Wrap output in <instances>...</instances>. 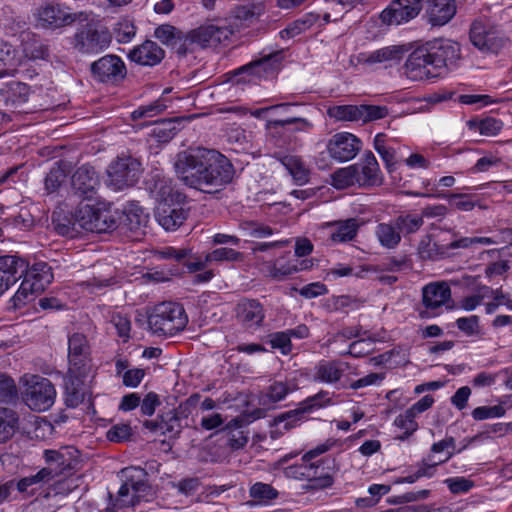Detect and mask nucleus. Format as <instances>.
Returning <instances> with one entry per match:
<instances>
[{
    "instance_id": "f257e3e1",
    "label": "nucleus",
    "mask_w": 512,
    "mask_h": 512,
    "mask_svg": "<svg viewBox=\"0 0 512 512\" xmlns=\"http://www.w3.org/2000/svg\"><path fill=\"white\" fill-rule=\"evenodd\" d=\"M174 170L184 185L204 193L217 192L226 187L236 173L227 156L204 147L179 152L175 157Z\"/></svg>"
},
{
    "instance_id": "f03ea898",
    "label": "nucleus",
    "mask_w": 512,
    "mask_h": 512,
    "mask_svg": "<svg viewBox=\"0 0 512 512\" xmlns=\"http://www.w3.org/2000/svg\"><path fill=\"white\" fill-rule=\"evenodd\" d=\"M460 59L458 42L435 38L418 45L409 54L404 64L405 74L413 81L437 78L455 69Z\"/></svg>"
},
{
    "instance_id": "7ed1b4c3",
    "label": "nucleus",
    "mask_w": 512,
    "mask_h": 512,
    "mask_svg": "<svg viewBox=\"0 0 512 512\" xmlns=\"http://www.w3.org/2000/svg\"><path fill=\"white\" fill-rule=\"evenodd\" d=\"M283 60V50L273 51L228 72L227 75L233 84L257 85L263 80L274 78L280 71Z\"/></svg>"
},
{
    "instance_id": "20e7f679",
    "label": "nucleus",
    "mask_w": 512,
    "mask_h": 512,
    "mask_svg": "<svg viewBox=\"0 0 512 512\" xmlns=\"http://www.w3.org/2000/svg\"><path fill=\"white\" fill-rule=\"evenodd\" d=\"M84 15L76 21L78 27L73 36V47L82 54H98L110 46L111 33L100 20L87 12Z\"/></svg>"
},
{
    "instance_id": "39448f33",
    "label": "nucleus",
    "mask_w": 512,
    "mask_h": 512,
    "mask_svg": "<svg viewBox=\"0 0 512 512\" xmlns=\"http://www.w3.org/2000/svg\"><path fill=\"white\" fill-rule=\"evenodd\" d=\"M148 326L158 336H174L184 330L188 316L177 302L164 301L155 305L147 315Z\"/></svg>"
},
{
    "instance_id": "423d86ee",
    "label": "nucleus",
    "mask_w": 512,
    "mask_h": 512,
    "mask_svg": "<svg viewBox=\"0 0 512 512\" xmlns=\"http://www.w3.org/2000/svg\"><path fill=\"white\" fill-rule=\"evenodd\" d=\"M119 210L105 202L94 204L80 203L78 206V221L83 230L92 233H109L118 229Z\"/></svg>"
},
{
    "instance_id": "0eeeda50",
    "label": "nucleus",
    "mask_w": 512,
    "mask_h": 512,
    "mask_svg": "<svg viewBox=\"0 0 512 512\" xmlns=\"http://www.w3.org/2000/svg\"><path fill=\"white\" fill-rule=\"evenodd\" d=\"M494 241L489 237H462L447 245H440L432 241V235H424L419 241L417 253L421 260L437 261L450 256L452 249H466L473 245H491Z\"/></svg>"
},
{
    "instance_id": "6e6552de",
    "label": "nucleus",
    "mask_w": 512,
    "mask_h": 512,
    "mask_svg": "<svg viewBox=\"0 0 512 512\" xmlns=\"http://www.w3.org/2000/svg\"><path fill=\"white\" fill-rule=\"evenodd\" d=\"M141 162L130 156H118L107 168V185L114 190H123L134 186L141 175Z\"/></svg>"
},
{
    "instance_id": "1a4fd4ad",
    "label": "nucleus",
    "mask_w": 512,
    "mask_h": 512,
    "mask_svg": "<svg viewBox=\"0 0 512 512\" xmlns=\"http://www.w3.org/2000/svg\"><path fill=\"white\" fill-rule=\"evenodd\" d=\"M43 459L53 479L60 475H72L82 467L81 452L74 446L46 449Z\"/></svg>"
},
{
    "instance_id": "9d476101",
    "label": "nucleus",
    "mask_w": 512,
    "mask_h": 512,
    "mask_svg": "<svg viewBox=\"0 0 512 512\" xmlns=\"http://www.w3.org/2000/svg\"><path fill=\"white\" fill-rule=\"evenodd\" d=\"M91 77L98 83L117 87L127 77L123 59L115 54H106L90 64Z\"/></svg>"
},
{
    "instance_id": "9b49d317",
    "label": "nucleus",
    "mask_w": 512,
    "mask_h": 512,
    "mask_svg": "<svg viewBox=\"0 0 512 512\" xmlns=\"http://www.w3.org/2000/svg\"><path fill=\"white\" fill-rule=\"evenodd\" d=\"M469 37L471 43L486 54H498L509 43V38L502 30L481 21L472 23Z\"/></svg>"
},
{
    "instance_id": "f8f14e48",
    "label": "nucleus",
    "mask_w": 512,
    "mask_h": 512,
    "mask_svg": "<svg viewBox=\"0 0 512 512\" xmlns=\"http://www.w3.org/2000/svg\"><path fill=\"white\" fill-rule=\"evenodd\" d=\"M56 390L52 382L37 375L27 381L23 399L27 406L34 411H46L55 401Z\"/></svg>"
},
{
    "instance_id": "ddd939ff",
    "label": "nucleus",
    "mask_w": 512,
    "mask_h": 512,
    "mask_svg": "<svg viewBox=\"0 0 512 512\" xmlns=\"http://www.w3.org/2000/svg\"><path fill=\"white\" fill-rule=\"evenodd\" d=\"M84 12L73 13L68 7L58 3H48L37 9L38 25L44 29L56 30L69 26L83 17Z\"/></svg>"
},
{
    "instance_id": "4468645a",
    "label": "nucleus",
    "mask_w": 512,
    "mask_h": 512,
    "mask_svg": "<svg viewBox=\"0 0 512 512\" xmlns=\"http://www.w3.org/2000/svg\"><path fill=\"white\" fill-rule=\"evenodd\" d=\"M100 185L99 173L90 164L81 165L71 176L72 193L81 200H96Z\"/></svg>"
},
{
    "instance_id": "2eb2a0df",
    "label": "nucleus",
    "mask_w": 512,
    "mask_h": 512,
    "mask_svg": "<svg viewBox=\"0 0 512 512\" xmlns=\"http://www.w3.org/2000/svg\"><path fill=\"white\" fill-rule=\"evenodd\" d=\"M423 8V0H392L379 14L383 25L398 26L414 19Z\"/></svg>"
},
{
    "instance_id": "dca6fc26",
    "label": "nucleus",
    "mask_w": 512,
    "mask_h": 512,
    "mask_svg": "<svg viewBox=\"0 0 512 512\" xmlns=\"http://www.w3.org/2000/svg\"><path fill=\"white\" fill-rule=\"evenodd\" d=\"M235 317L243 328L256 331L264 326L266 310L258 299L242 298L235 306Z\"/></svg>"
},
{
    "instance_id": "f3484780",
    "label": "nucleus",
    "mask_w": 512,
    "mask_h": 512,
    "mask_svg": "<svg viewBox=\"0 0 512 512\" xmlns=\"http://www.w3.org/2000/svg\"><path fill=\"white\" fill-rule=\"evenodd\" d=\"M362 149V141L349 132L334 134L327 143L330 157L338 162L353 159Z\"/></svg>"
},
{
    "instance_id": "a211bd4d",
    "label": "nucleus",
    "mask_w": 512,
    "mask_h": 512,
    "mask_svg": "<svg viewBox=\"0 0 512 512\" xmlns=\"http://www.w3.org/2000/svg\"><path fill=\"white\" fill-rule=\"evenodd\" d=\"M190 209L178 202H169L167 199L160 202L154 211V216L158 224L166 231H175L189 216Z\"/></svg>"
},
{
    "instance_id": "6ab92c4d",
    "label": "nucleus",
    "mask_w": 512,
    "mask_h": 512,
    "mask_svg": "<svg viewBox=\"0 0 512 512\" xmlns=\"http://www.w3.org/2000/svg\"><path fill=\"white\" fill-rule=\"evenodd\" d=\"M121 473L123 482L131 488L140 502H147L154 497L155 492L149 483V476L144 468L130 466L124 468Z\"/></svg>"
},
{
    "instance_id": "aec40b11",
    "label": "nucleus",
    "mask_w": 512,
    "mask_h": 512,
    "mask_svg": "<svg viewBox=\"0 0 512 512\" xmlns=\"http://www.w3.org/2000/svg\"><path fill=\"white\" fill-rule=\"evenodd\" d=\"M143 427L152 433H159L169 438H178L182 432L181 417L176 409L160 413L154 420H145Z\"/></svg>"
},
{
    "instance_id": "412c9836",
    "label": "nucleus",
    "mask_w": 512,
    "mask_h": 512,
    "mask_svg": "<svg viewBox=\"0 0 512 512\" xmlns=\"http://www.w3.org/2000/svg\"><path fill=\"white\" fill-rule=\"evenodd\" d=\"M358 172V185L363 188L380 186L383 176L378 161L372 151H365L360 162L355 163Z\"/></svg>"
},
{
    "instance_id": "4be33fe9",
    "label": "nucleus",
    "mask_w": 512,
    "mask_h": 512,
    "mask_svg": "<svg viewBox=\"0 0 512 512\" xmlns=\"http://www.w3.org/2000/svg\"><path fill=\"white\" fill-rule=\"evenodd\" d=\"M118 229L130 231L139 234L146 228L149 215L137 202L127 203L122 210H119Z\"/></svg>"
},
{
    "instance_id": "5701e85b",
    "label": "nucleus",
    "mask_w": 512,
    "mask_h": 512,
    "mask_svg": "<svg viewBox=\"0 0 512 512\" xmlns=\"http://www.w3.org/2000/svg\"><path fill=\"white\" fill-rule=\"evenodd\" d=\"M451 300V289L446 282H434L422 289V303L427 310H435ZM420 316L430 317L428 311L420 312Z\"/></svg>"
},
{
    "instance_id": "b1692460",
    "label": "nucleus",
    "mask_w": 512,
    "mask_h": 512,
    "mask_svg": "<svg viewBox=\"0 0 512 512\" xmlns=\"http://www.w3.org/2000/svg\"><path fill=\"white\" fill-rule=\"evenodd\" d=\"M455 0H426L425 14L432 26L447 24L456 14Z\"/></svg>"
},
{
    "instance_id": "393cba45",
    "label": "nucleus",
    "mask_w": 512,
    "mask_h": 512,
    "mask_svg": "<svg viewBox=\"0 0 512 512\" xmlns=\"http://www.w3.org/2000/svg\"><path fill=\"white\" fill-rule=\"evenodd\" d=\"M361 223L357 218H348L326 223L329 230L328 240L333 244L353 241L360 229Z\"/></svg>"
},
{
    "instance_id": "a878e982",
    "label": "nucleus",
    "mask_w": 512,
    "mask_h": 512,
    "mask_svg": "<svg viewBox=\"0 0 512 512\" xmlns=\"http://www.w3.org/2000/svg\"><path fill=\"white\" fill-rule=\"evenodd\" d=\"M129 59L142 66H155L165 57V51L154 41L146 40L134 47L128 54Z\"/></svg>"
},
{
    "instance_id": "bb28decb",
    "label": "nucleus",
    "mask_w": 512,
    "mask_h": 512,
    "mask_svg": "<svg viewBox=\"0 0 512 512\" xmlns=\"http://www.w3.org/2000/svg\"><path fill=\"white\" fill-rule=\"evenodd\" d=\"M29 85L19 81H10L0 88V103L7 108H19L25 104L30 96Z\"/></svg>"
},
{
    "instance_id": "cd10ccee",
    "label": "nucleus",
    "mask_w": 512,
    "mask_h": 512,
    "mask_svg": "<svg viewBox=\"0 0 512 512\" xmlns=\"http://www.w3.org/2000/svg\"><path fill=\"white\" fill-rule=\"evenodd\" d=\"M394 142L395 139L389 137L387 134L378 133L374 137L373 147L384 162L387 172L396 180L394 173L397 172L399 161L396 158L397 151Z\"/></svg>"
},
{
    "instance_id": "c85d7f7f",
    "label": "nucleus",
    "mask_w": 512,
    "mask_h": 512,
    "mask_svg": "<svg viewBox=\"0 0 512 512\" xmlns=\"http://www.w3.org/2000/svg\"><path fill=\"white\" fill-rule=\"evenodd\" d=\"M266 276L275 281H284L297 273V266L294 264V256L286 252L273 261L264 263Z\"/></svg>"
},
{
    "instance_id": "c756f323",
    "label": "nucleus",
    "mask_w": 512,
    "mask_h": 512,
    "mask_svg": "<svg viewBox=\"0 0 512 512\" xmlns=\"http://www.w3.org/2000/svg\"><path fill=\"white\" fill-rule=\"evenodd\" d=\"M348 364L340 360H321L315 366L314 380L322 383H336L338 382Z\"/></svg>"
},
{
    "instance_id": "7c9ffc66",
    "label": "nucleus",
    "mask_w": 512,
    "mask_h": 512,
    "mask_svg": "<svg viewBox=\"0 0 512 512\" xmlns=\"http://www.w3.org/2000/svg\"><path fill=\"white\" fill-rule=\"evenodd\" d=\"M313 127L307 119L301 117H285L268 119L266 128L273 133L308 132Z\"/></svg>"
},
{
    "instance_id": "2f4dec72",
    "label": "nucleus",
    "mask_w": 512,
    "mask_h": 512,
    "mask_svg": "<svg viewBox=\"0 0 512 512\" xmlns=\"http://www.w3.org/2000/svg\"><path fill=\"white\" fill-rule=\"evenodd\" d=\"M329 460H320L317 463H310L311 475L309 476V483L306 489L309 491L323 490L331 487L334 484V477L331 472V467H325L324 464Z\"/></svg>"
},
{
    "instance_id": "473e14b6",
    "label": "nucleus",
    "mask_w": 512,
    "mask_h": 512,
    "mask_svg": "<svg viewBox=\"0 0 512 512\" xmlns=\"http://www.w3.org/2000/svg\"><path fill=\"white\" fill-rule=\"evenodd\" d=\"M1 264L6 267H1L3 272H0V277L8 279V283L11 286L22 278L27 267V261L17 255L0 256V265Z\"/></svg>"
},
{
    "instance_id": "72a5a7b5",
    "label": "nucleus",
    "mask_w": 512,
    "mask_h": 512,
    "mask_svg": "<svg viewBox=\"0 0 512 512\" xmlns=\"http://www.w3.org/2000/svg\"><path fill=\"white\" fill-rule=\"evenodd\" d=\"M277 158L292 176L296 184L303 185L308 182L310 171L300 157L289 154H279Z\"/></svg>"
},
{
    "instance_id": "f704fd0d",
    "label": "nucleus",
    "mask_w": 512,
    "mask_h": 512,
    "mask_svg": "<svg viewBox=\"0 0 512 512\" xmlns=\"http://www.w3.org/2000/svg\"><path fill=\"white\" fill-rule=\"evenodd\" d=\"M85 378L67 375L64 378L65 405L68 408H76L83 403L85 393L83 391Z\"/></svg>"
},
{
    "instance_id": "c9c22d12",
    "label": "nucleus",
    "mask_w": 512,
    "mask_h": 512,
    "mask_svg": "<svg viewBox=\"0 0 512 512\" xmlns=\"http://www.w3.org/2000/svg\"><path fill=\"white\" fill-rule=\"evenodd\" d=\"M22 277L35 283L36 288L44 290L52 282L53 273L51 267L46 262H35L32 266L27 262V267Z\"/></svg>"
},
{
    "instance_id": "e433bc0d",
    "label": "nucleus",
    "mask_w": 512,
    "mask_h": 512,
    "mask_svg": "<svg viewBox=\"0 0 512 512\" xmlns=\"http://www.w3.org/2000/svg\"><path fill=\"white\" fill-rule=\"evenodd\" d=\"M375 237L380 245L388 250L397 248L402 239L394 220L377 224Z\"/></svg>"
},
{
    "instance_id": "4c0bfd02",
    "label": "nucleus",
    "mask_w": 512,
    "mask_h": 512,
    "mask_svg": "<svg viewBox=\"0 0 512 512\" xmlns=\"http://www.w3.org/2000/svg\"><path fill=\"white\" fill-rule=\"evenodd\" d=\"M243 422L239 418L232 419L222 430L226 434L227 445L233 450L243 448L249 440L248 432L241 429Z\"/></svg>"
},
{
    "instance_id": "58836bf2",
    "label": "nucleus",
    "mask_w": 512,
    "mask_h": 512,
    "mask_svg": "<svg viewBox=\"0 0 512 512\" xmlns=\"http://www.w3.org/2000/svg\"><path fill=\"white\" fill-rule=\"evenodd\" d=\"M408 52L405 46H388L375 50L367 56L365 62L368 64L393 62L398 63Z\"/></svg>"
},
{
    "instance_id": "ea45409f",
    "label": "nucleus",
    "mask_w": 512,
    "mask_h": 512,
    "mask_svg": "<svg viewBox=\"0 0 512 512\" xmlns=\"http://www.w3.org/2000/svg\"><path fill=\"white\" fill-rule=\"evenodd\" d=\"M52 222L56 232L61 236L75 238L83 230L80 226V222L78 221V208L70 216H59L57 218L53 216Z\"/></svg>"
},
{
    "instance_id": "a19ab883",
    "label": "nucleus",
    "mask_w": 512,
    "mask_h": 512,
    "mask_svg": "<svg viewBox=\"0 0 512 512\" xmlns=\"http://www.w3.org/2000/svg\"><path fill=\"white\" fill-rule=\"evenodd\" d=\"M131 488L126 486L123 482L121 487L119 488L117 495L114 497L113 494L108 493L109 497V505L108 510L110 512H117L120 509L126 507H134L140 503V500L135 496L134 492L131 494Z\"/></svg>"
},
{
    "instance_id": "79ce46f5",
    "label": "nucleus",
    "mask_w": 512,
    "mask_h": 512,
    "mask_svg": "<svg viewBox=\"0 0 512 512\" xmlns=\"http://www.w3.org/2000/svg\"><path fill=\"white\" fill-rule=\"evenodd\" d=\"M466 124L469 130L478 131L484 136H495L504 126V123L500 119L494 117H485L482 119L472 118L468 120Z\"/></svg>"
},
{
    "instance_id": "37998d69",
    "label": "nucleus",
    "mask_w": 512,
    "mask_h": 512,
    "mask_svg": "<svg viewBox=\"0 0 512 512\" xmlns=\"http://www.w3.org/2000/svg\"><path fill=\"white\" fill-rule=\"evenodd\" d=\"M421 196L446 198L451 207L461 211H471L477 205V201L470 194L438 192L435 194H421Z\"/></svg>"
},
{
    "instance_id": "c03bdc74",
    "label": "nucleus",
    "mask_w": 512,
    "mask_h": 512,
    "mask_svg": "<svg viewBox=\"0 0 512 512\" xmlns=\"http://www.w3.org/2000/svg\"><path fill=\"white\" fill-rule=\"evenodd\" d=\"M18 414L11 408L0 407V443L9 440L18 428Z\"/></svg>"
},
{
    "instance_id": "a18cd8bd",
    "label": "nucleus",
    "mask_w": 512,
    "mask_h": 512,
    "mask_svg": "<svg viewBox=\"0 0 512 512\" xmlns=\"http://www.w3.org/2000/svg\"><path fill=\"white\" fill-rule=\"evenodd\" d=\"M306 420H308V416L301 412V407L298 405L297 408L276 416L274 418V425L280 432L289 431Z\"/></svg>"
},
{
    "instance_id": "49530a36",
    "label": "nucleus",
    "mask_w": 512,
    "mask_h": 512,
    "mask_svg": "<svg viewBox=\"0 0 512 512\" xmlns=\"http://www.w3.org/2000/svg\"><path fill=\"white\" fill-rule=\"evenodd\" d=\"M179 120L168 119L157 123L151 130L150 135L159 143H168L180 131Z\"/></svg>"
},
{
    "instance_id": "de8ad7c7",
    "label": "nucleus",
    "mask_w": 512,
    "mask_h": 512,
    "mask_svg": "<svg viewBox=\"0 0 512 512\" xmlns=\"http://www.w3.org/2000/svg\"><path fill=\"white\" fill-rule=\"evenodd\" d=\"M398 228L400 236L407 237L410 234L416 233L424 224L423 217L416 214H401L394 219Z\"/></svg>"
},
{
    "instance_id": "09e8293b",
    "label": "nucleus",
    "mask_w": 512,
    "mask_h": 512,
    "mask_svg": "<svg viewBox=\"0 0 512 512\" xmlns=\"http://www.w3.org/2000/svg\"><path fill=\"white\" fill-rule=\"evenodd\" d=\"M296 390V385L288 381H274L266 389L264 398L265 403H277L286 398V396Z\"/></svg>"
},
{
    "instance_id": "8fccbe9b",
    "label": "nucleus",
    "mask_w": 512,
    "mask_h": 512,
    "mask_svg": "<svg viewBox=\"0 0 512 512\" xmlns=\"http://www.w3.org/2000/svg\"><path fill=\"white\" fill-rule=\"evenodd\" d=\"M36 284L23 277L19 289L12 297L11 301L15 308L25 306L29 301L33 300L35 294L41 293L43 290L36 288Z\"/></svg>"
},
{
    "instance_id": "3c124183",
    "label": "nucleus",
    "mask_w": 512,
    "mask_h": 512,
    "mask_svg": "<svg viewBox=\"0 0 512 512\" xmlns=\"http://www.w3.org/2000/svg\"><path fill=\"white\" fill-rule=\"evenodd\" d=\"M331 404L332 398L330 393L325 390H320L315 395L309 396L301 401L298 405L301 407V412H304L308 416L310 413Z\"/></svg>"
},
{
    "instance_id": "603ef678",
    "label": "nucleus",
    "mask_w": 512,
    "mask_h": 512,
    "mask_svg": "<svg viewBox=\"0 0 512 512\" xmlns=\"http://www.w3.org/2000/svg\"><path fill=\"white\" fill-rule=\"evenodd\" d=\"M69 368L67 375L87 378L92 370L90 355L68 356Z\"/></svg>"
},
{
    "instance_id": "864d4df0",
    "label": "nucleus",
    "mask_w": 512,
    "mask_h": 512,
    "mask_svg": "<svg viewBox=\"0 0 512 512\" xmlns=\"http://www.w3.org/2000/svg\"><path fill=\"white\" fill-rule=\"evenodd\" d=\"M262 4H247L237 6L234 10L235 19L243 26H249L263 13Z\"/></svg>"
},
{
    "instance_id": "5fc2aeb1",
    "label": "nucleus",
    "mask_w": 512,
    "mask_h": 512,
    "mask_svg": "<svg viewBox=\"0 0 512 512\" xmlns=\"http://www.w3.org/2000/svg\"><path fill=\"white\" fill-rule=\"evenodd\" d=\"M417 416L413 414L409 409L405 410L403 413L399 414L395 420L394 424L404 430L403 434L397 437L400 441H405L408 439L415 431L418 429V423L415 418Z\"/></svg>"
},
{
    "instance_id": "6e6d98bb",
    "label": "nucleus",
    "mask_w": 512,
    "mask_h": 512,
    "mask_svg": "<svg viewBox=\"0 0 512 512\" xmlns=\"http://www.w3.org/2000/svg\"><path fill=\"white\" fill-rule=\"evenodd\" d=\"M329 116L338 121H361V105H339L328 110Z\"/></svg>"
},
{
    "instance_id": "4d7b16f0",
    "label": "nucleus",
    "mask_w": 512,
    "mask_h": 512,
    "mask_svg": "<svg viewBox=\"0 0 512 512\" xmlns=\"http://www.w3.org/2000/svg\"><path fill=\"white\" fill-rule=\"evenodd\" d=\"M18 401V390L15 381L0 372V403L14 404Z\"/></svg>"
},
{
    "instance_id": "13d9d810",
    "label": "nucleus",
    "mask_w": 512,
    "mask_h": 512,
    "mask_svg": "<svg viewBox=\"0 0 512 512\" xmlns=\"http://www.w3.org/2000/svg\"><path fill=\"white\" fill-rule=\"evenodd\" d=\"M67 178L66 170L59 163L54 164L45 177L44 184L48 193L56 192Z\"/></svg>"
},
{
    "instance_id": "bf43d9fd",
    "label": "nucleus",
    "mask_w": 512,
    "mask_h": 512,
    "mask_svg": "<svg viewBox=\"0 0 512 512\" xmlns=\"http://www.w3.org/2000/svg\"><path fill=\"white\" fill-rule=\"evenodd\" d=\"M368 271H370V269L368 267L363 266L356 270L352 266L338 263L334 267L327 270L326 279L336 280L337 278L348 277V276H355L357 278H363L364 274Z\"/></svg>"
},
{
    "instance_id": "052dcab7",
    "label": "nucleus",
    "mask_w": 512,
    "mask_h": 512,
    "mask_svg": "<svg viewBox=\"0 0 512 512\" xmlns=\"http://www.w3.org/2000/svg\"><path fill=\"white\" fill-rule=\"evenodd\" d=\"M358 167L350 165L345 168H340L333 174V180L337 187H349L358 184Z\"/></svg>"
},
{
    "instance_id": "680f3d73",
    "label": "nucleus",
    "mask_w": 512,
    "mask_h": 512,
    "mask_svg": "<svg viewBox=\"0 0 512 512\" xmlns=\"http://www.w3.org/2000/svg\"><path fill=\"white\" fill-rule=\"evenodd\" d=\"M250 497L259 502H269L276 499L279 495L278 491L270 484L256 482L249 490Z\"/></svg>"
},
{
    "instance_id": "e2e57ef3",
    "label": "nucleus",
    "mask_w": 512,
    "mask_h": 512,
    "mask_svg": "<svg viewBox=\"0 0 512 512\" xmlns=\"http://www.w3.org/2000/svg\"><path fill=\"white\" fill-rule=\"evenodd\" d=\"M90 346L87 337L81 333H74L68 339V356L90 355Z\"/></svg>"
},
{
    "instance_id": "0e129e2a",
    "label": "nucleus",
    "mask_w": 512,
    "mask_h": 512,
    "mask_svg": "<svg viewBox=\"0 0 512 512\" xmlns=\"http://www.w3.org/2000/svg\"><path fill=\"white\" fill-rule=\"evenodd\" d=\"M243 259V254L232 248L222 247L214 249L206 255V261L209 262H238Z\"/></svg>"
},
{
    "instance_id": "69168bd1",
    "label": "nucleus",
    "mask_w": 512,
    "mask_h": 512,
    "mask_svg": "<svg viewBox=\"0 0 512 512\" xmlns=\"http://www.w3.org/2000/svg\"><path fill=\"white\" fill-rule=\"evenodd\" d=\"M26 57L32 60H47L50 54L49 46L41 40H32L24 46Z\"/></svg>"
},
{
    "instance_id": "338daca9",
    "label": "nucleus",
    "mask_w": 512,
    "mask_h": 512,
    "mask_svg": "<svg viewBox=\"0 0 512 512\" xmlns=\"http://www.w3.org/2000/svg\"><path fill=\"white\" fill-rule=\"evenodd\" d=\"M194 45L195 42L191 31L187 34L181 31L169 47L173 49L178 56L185 57L188 53L194 51Z\"/></svg>"
},
{
    "instance_id": "774afa93",
    "label": "nucleus",
    "mask_w": 512,
    "mask_h": 512,
    "mask_svg": "<svg viewBox=\"0 0 512 512\" xmlns=\"http://www.w3.org/2000/svg\"><path fill=\"white\" fill-rule=\"evenodd\" d=\"M213 32L214 24L201 25L200 27L191 30L195 44L200 45L201 47L215 46Z\"/></svg>"
}]
</instances>
